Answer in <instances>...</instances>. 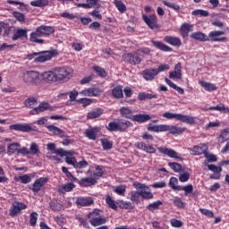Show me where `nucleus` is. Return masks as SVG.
<instances>
[{
    "label": "nucleus",
    "instance_id": "c9c22d12",
    "mask_svg": "<svg viewBox=\"0 0 229 229\" xmlns=\"http://www.w3.org/2000/svg\"><path fill=\"white\" fill-rule=\"evenodd\" d=\"M98 131H99L98 128L88 129L85 132V135L88 137V139H90V140H96V134Z\"/></svg>",
    "mask_w": 229,
    "mask_h": 229
},
{
    "label": "nucleus",
    "instance_id": "e2e57ef3",
    "mask_svg": "<svg viewBox=\"0 0 229 229\" xmlns=\"http://www.w3.org/2000/svg\"><path fill=\"white\" fill-rule=\"evenodd\" d=\"M174 207H177V208H185V202L182 201V199L175 198L174 199Z\"/></svg>",
    "mask_w": 229,
    "mask_h": 229
},
{
    "label": "nucleus",
    "instance_id": "2eb2a0df",
    "mask_svg": "<svg viewBox=\"0 0 229 229\" xmlns=\"http://www.w3.org/2000/svg\"><path fill=\"white\" fill-rule=\"evenodd\" d=\"M169 78L182 80V63H178L174 72H169Z\"/></svg>",
    "mask_w": 229,
    "mask_h": 229
},
{
    "label": "nucleus",
    "instance_id": "20e7f679",
    "mask_svg": "<svg viewBox=\"0 0 229 229\" xmlns=\"http://www.w3.org/2000/svg\"><path fill=\"white\" fill-rule=\"evenodd\" d=\"M101 214V210L95 209L88 215L91 226H101V225H105L106 223V219Z\"/></svg>",
    "mask_w": 229,
    "mask_h": 229
},
{
    "label": "nucleus",
    "instance_id": "4c0bfd02",
    "mask_svg": "<svg viewBox=\"0 0 229 229\" xmlns=\"http://www.w3.org/2000/svg\"><path fill=\"white\" fill-rule=\"evenodd\" d=\"M140 191H133L130 193V199L131 201H133L134 203H140Z\"/></svg>",
    "mask_w": 229,
    "mask_h": 229
},
{
    "label": "nucleus",
    "instance_id": "ea45409f",
    "mask_svg": "<svg viewBox=\"0 0 229 229\" xmlns=\"http://www.w3.org/2000/svg\"><path fill=\"white\" fill-rule=\"evenodd\" d=\"M160 206H162V201L157 200L147 206V210H149V212H155V210H158V208H160Z\"/></svg>",
    "mask_w": 229,
    "mask_h": 229
},
{
    "label": "nucleus",
    "instance_id": "7ed1b4c3",
    "mask_svg": "<svg viewBox=\"0 0 229 229\" xmlns=\"http://www.w3.org/2000/svg\"><path fill=\"white\" fill-rule=\"evenodd\" d=\"M42 74L37 71H25L22 72V81L26 85H31L32 87H38L42 84Z\"/></svg>",
    "mask_w": 229,
    "mask_h": 229
},
{
    "label": "nucleus",
    "instance_id": "dca6fc26",
    "mask_svg": "<svg viewBox=\"0 0 229 229\" xmlns=\"http://www.w3.org/2000/svg\"><path fill=\"white\" fill-rule=\"evenodd\" d=\"M164 40L166 44H170V46H174L175 47H180V46H182V40L176 37L165 36Z\"/></svg>",
    "mask_w": 229,
    "mask_h": 229
},
{
    "label": "nucleus",
    "instance_id": "37998d69",
    "mask_svg": "<svg viewBox=\"0 0 229 229\" xmlns=\"http://www.w3.org/2000/svg\"><path fill=\"white\" fill-rule=\"evenodd\" d=\"M130 126H131L130 121L120 122L118 123V131H126Z\"/></svg>",
    "mask_w": 229,
    "mask_h": 229
},
{
    "label": "nucleus",
    "instance_id": "79ce46f5",
    "mask_svg": "<svg viewBox=\"0 0 229 229\" xmlns=\"http://www.w3.org/2000/svg\"><path fill=\"white\" fill-rule=\"evenodd\" d=\"M199 83H200L201 87H203V89H205V90H208L209 92H212V90L217 89L216 85H214L210 82L199 81Z\"/></svg>",
    "mask_w": 229,
    "mask_h": 229
},
{
    "label": "nucleus",
    "instance_id": "4be33fe9",
    "mask_svg": "<svg viewBox=\"0 0 229 229\" xmlns=\"http://www.w3.org/2000/svg\"><path fill=\"white\" fill-rule=\"evenodd\" d=\"M147 130L148 131H155L156 133L160 131H167V124L149 125Z\"/></svg>",
    "mask_w": 229,
    "mask_h": 229
},
{
    "label": "nucleus",
    "instance_id": "cd10ccee",
    "mask_svg": "<svg viewBox=\"0 0 229 229\" xmlns=\"http://www.w3.org/2000/svg\"><path fill=\"white\" fill-rule=\"evenodd\" d=\"M120 114L122 117H125V119H131V117H133V112L130 107H126V106L121 107Z\"/></svg>",
    "mask_w": 229,
    "mask_h": 229
},
{
    "label": "nucleus",
    "instance_id": "bb28decb",
    "mask_svg": "<svg viewBox=\"0 0 229 229\" xmlns=\"http://www.w3.org/2000/svg\"><path fill=\"white\" fill-rule=\"evenodd\" d=\"M75 187L74 183L69 182L67 184H63L58 187V192L61 194H65V192H71V191Z\"/></svg>",
    "mask_w": 229,
    "mask_h": 229
},
{
    "label": "nucleus",
    "instance_id": "7c9ffc66",
    "mask_svg": "<svg viewBox=\"0 0 229 229\" xmlns=\"http://www.w3.org/2000/svg\"><path fill=\"white\" fill-rule=\"evenodd\" d=\"M191 38L195 40H199L200 42H207L210 39L203 32H194L191 34Z\"/></svg>",
    "mask_w": 229,
    "mask_h": 229
},
{
    "label": "nucleus",
    "instance_id": "69168bd1",
    "mask_svg": "<svg viewBox=\"0 0 229 229\" xmlns=\"http://www.w3.org/2000/svg\"><path fill=\"white\" fill-rule=\"evenodd\" d=\"M179 115L180 114H174L170 112L163 114V117H165V119H176V121H178Z\"/></svg>",
    "mask_w": 229,
    "mask_h": 229
},
{
    "label": "nucleus",
    "instance_id": "6e6552de",
    "mask_svg": "<svg viewBox=\"0 0 229 229\" xmlns=\"http://www.w3.org/2000/svg\"><path fill=\"white\" fill-rule=\"evenodd\" d=\"M82 96H88L89 98H98L103 94V89L99 88H89L81 91Z\"/></svg>",
    "mask_w": 229,
    "mask_h": 229
},
{
    "label": "nucleus",
    "instance_id": "603ef678",
    "mask_svg": "<svg viewBox=\"0 0 229 229\" xmlns=\"http://www.w3.org/2000/svg\"><path fill=\"white\" fill-rule=\"evenodd\" d=\"M191 15H199L200 17H208L209 13L208 11L197 9L195 11H192Z\"/></svg>",
    "mask_w": 229,
    "mask_h": 229
},
{
    "label": "nucleus",
    "instance_id": "338daca9",
    "mask_svg": "<svg viewBox=\"0 0 229 229\" xmlns=\"http://www.w3.org/2000/svg\"><path fill=\"white\" fill-rule=\"evenodd\" d=\"M89 165V163L87 161H76L75 163V169H85Z\"/></svg>",
    "mask_w": 229,
    "mask_h": 229
},
{
    "label": "nucleus",
    "instance_id": "864d4df0",
    "mask_svg": "<svg viewBox=\"0 0 229 229\" xmlns=\"http://www.w3.org/2000/svg\"><path fill=\"white\" fill-rule=\"evenodd\" d=\"M101 144L105 150L112 149V146H114V143H112V141L107 140L106 139H102Z\"/></svg>",
    "mask_w": 229,
    "mask_h": 229
},
{
    "label": "nucleus",
    "instance_id": "a211bd4d",
    "mask_svg": "<svg viewBox=\"0 0 229 229\" xmlns=\"http://www.w3.org/2000/svg\"><path fill=\"white\" fill-rule=\"evenodd\" d=\"M79 183L82 187H92V185H96V183H98V180L94 177H84L80 180Z\"/></svg>",
    "mask_w": 229,
    "mask_h": 229
},
{
    "label": "nucleus",
    "instance_id": "5701e85b",
    "mask_svg": "<svg viewBox=\"0 0 229 229\" xmlns=\"http://www.w3.org/2000/svg\"><path fill=\"white\" fill-rule=\"evenodd\" d=\"M178 121H181V123H185L186 124H195L196 121L194 120V117L187 114H179Z\"/></svg>",
    "mask_w": 229,
    "mask_h": 229
},
{
    "label": "nucleus",
    "instance_id": "f257e3e1",
    "mask_svg": "<svg viewBox=\"0 0 229 229\" xmlns=\"http://www.w3.org/2000/svg\"><path fill=\"white\" fill-rule=\"evenodd\" d=\"M41 78L46 83H65L72 78V70L65 67H57L53 71L42 72Z\"/></svg>",
    "mask_w": 229,
    "mask_h": 229
},
{
    "label": "nucleus",
    "instance_id": "aec40b11",
    "mask_svg": "<svg viewBox=\"0 0 229 229\" xmlns=\"http://www.w3.org/2000/svg\"><path fill=\"white\" fill-rule=\"evenodd\" d=\"M48 108H49V104L41 103L38 107H34L32 110H30V115H38V114L46 112V110H48Z\"/></svg>",
    "mask_w": 229,
    "mask_h": 229
},
{
    "label": "nucleus",
    "instance_id": "bf43d9fd",
    "mask_svg": "<svg viewBox=\"0 0 229 229\" xmlns=\"http://www.w3.org/2000/svg\"><path fill=\"white\" fill-rule=\"evenodd\" d=\"M168 165L174 173H180L182 171V165L179 163H168Z\"/></svg>",
    "mask_w": 229,
    "mask_h": 229
},
{
    "label": "nucleus",
    "instance_id": "774afa93",
    "mask_svg": "<svg viewBox=\"0 0 229 229\" xmlns=\"http://www.w3.org/2000/svg\"><path fill=\"white\" fill-rule=\"evenodd\" d=\"M21 182V183H30L31 182V178H30V175L25 174L22 176L18 177V182Z\"/></svg>",
    "mask_w": 229,
    "mask_h": 229
},
{
    "label": "nucleus",
    "instance_id": "39448f33",
    "mask_svg": "<svg viewBox=\"0 0 229 229\" xmlns=\"http://www.w3.org/2000/svg\"><path fill=\"white\" fill-rule=\"evenodd\" d=\"M133 187L140 191V194L143 199H153V193L148 185L139 182H134Z\"/></svg>",
    "mask_w": 229,
    "mask_h": 229
},
{
    "label": "nucleus",
    "instance_id": "c85d7f7f",
    "mask_svg": "<svg viewBox=\"0 0 229 229\" xmlns=\"http://www.w3.org/2000/svg\"><path fill=\"white\" fill-rule=\"evenodd\" d=\"M132 120L135 123H146L151 120V116L149 114H135L132 116Z\"/></svg>",
    "mask_w": 229,
    "mask_h": 229
},
{
    "label": "nucleus",
    "instance_id": "423d86ee",
    "mask_svg": "<svg viewBox=\"0 0 229 229\" xmlns=\"http://www.w3.org/2000/svg\"><path fill=\"white\" fill-rule=\"evenodd\" d=\"M55 56V52L51 51H41L38 52V56L35 58V64H44V62H49L51 58Z\"/></svg>",
    "mask_w": 229,
    "mask_h": 229
},
{
    "label": "nucleus",
    "instance_id": "a18cd8bd",
    "mask_svg": "<svg viewBox=\"0 0 229 229\" xmlns=\"http://www.w3.org/2000/svg\"><path fill=\"white\" fill-rule=\"evenodd\" d=\"M114 4L116 6L117 10L121 12V13H124L126 12V4L123 3L121 0H114Z\"/></svg>",
    "mask_w": 229,
    "mask_h": 229
},
{
    "label": "nucleus",
    "instance_id": "49530a36",
    "mask_svg": "<svg viewBox=\"0 0 229 229\" xmlns=\"http://www.w3.org/2000/svg\"><path fill=\"white\" fill-rule=\"evenodd\" d=\"M50 208L54 210V212H58L64 209V205L58 201H52L50 202Z\"/></svg>",
    "mask_w": 229,
    "mask_h": 229
},
{
    "label": "nucleus",
    "instance_id": "5fc2aeb1",
    "mask_svg": "<svg viewBox=\"0 0 229 229\" xmlns=\"http://www.w3.org/2000/svg\"><path fill=\"white\" fill-rule=\"evenodd\" d=\"M107 130L109 131H119V123L111 122L108 123Z\"/></svg>",
    "mask_w": 229,
    "mask_h": 229
},
{
    "label": "nucleus",
    "instance_id": "2f4dec72",
    "mask_svg": "<svg viewBox=\"0 0 229 229\" xmlns=\"http://www.w3.org/2000/svg\"><path fill=\"white\" fill-rule=\"evenodd\" d=\"M153 46L157 47V49H161V51L165 52H171L173 51V48H171L169 46L160 42V41H152Z\"/></svg>",
    "mask_w": 229,
    "mask_h": 229
},
{
    "label": "nucleus",
    "instance_id": "8fccbe9b",
    "mask_svg": "<svg viewBox=\"0 0 229 229\" xmlns=\"http://www.w3.org/2000/svg\"><path fill=\"white\" fill-rule=\"evenodd\" d=\"M30 155H38V153H40V148H38V144L32 142L30 144Z\"/></svg>",
    "mask_w": 229,
    "mask_h": 229
},
{
    "label": "nucleus",
    "instance_id": "72a5a7b5",
    "mask_svg": "<svg viewBox=\"0 0 229 229\" xmlns=\"http://www.w3.org/2000/svg\"><path fill=\"white\" fill-rule=\"evenodd\" d=\"M55 155H59V157H72V155H75L76 152L74 150H64V148H57L55 151Z\"/></svg>",
    "mask_w": 229,
    "mask_h": 229
},
{
    "label": "nucleus",
    "instance_id": "b1692460",
    "mask_svg": "<svg viewBox=\"0 0 229 229\" xmlns=\"http://www.w3.org/2000/svg\"><path fill=\"white\" fill-rule=\"evenodd\" d=\"M47 130L51 131V133H54V135H57L64 139L65 137V131H64L62 129L55 126V125H48Z\"/></svg>",
    "mask_w": 229,
    "mask_h": 229
},
{
    "label": "nucleus",
    "instance_id": "09e8293b",
    "mask_svg": "<svg viewBox=\"0 0 229 229\" xmlns=\"http://www.w3.org/2000/svg\"><path fill=\"white\" fill-rule=\"evenodd\" d=\"M114 192L118 194V196H124V192H126L125 185H119L114 188Z\"/></svg>",
    "mask_w": 229,
    "mask_h": 229
},
{
    "label": "nucleus",
    "instance_id": "3c124183",
    "mask_svg": "<svg viewBox=\"0 0 229 229\" xmlns=\"http://www.w3.org/2000/svg\"><path fill=\"white\" fill-rule=\"evenodd\" d=\"M106 203H107L108 207H110V208H113V210H117L115 201L112 199V197H110V195L106 196Z\"/></svg>",
    "mask_w": 229,
    "mask_h": 229
},
{
    "label": "nucleus",
    "instance_id": "4468645a",
    "mask_svg": "<svg viewBox=\"0 0 229 229\" xmlns=\"http://www.w3.org/2000/svg\"><path fill=\"white\" fill-rule=\"evenodd\" d=\"M157 74V72L153 68L146 69L142 72V76L147 81H153Z\"/></svg>",
    "mask_w": 229,
    "mask_h": 229
},
{
    "label": "nucleus",
    "instance_id": "de8ad7c7",
    "mask_svg": "<svg viewBox=\"0 0 229 229\" xmlns=\"http://www.w3.org/2000/svg\"><path fill=\"white\" fill-rule=\"evenodd\" d=\"M31 6H38L39 8H42V6H47L48 2L47 0H35L30 2Z\"/></svg>",
    "mask_w": 229,
    "mask_h": 229
},
{
    "label": "nucleus",
    "instance_id": "f03ea898",
    "mask_svg": "<svg viewBox=\"0 0 229 229\" xmlns=\"http://www.w3.org/2000/svg\"><path fill=\"white\" fill-rule=\"evenodd\" d=\"M55 33V28L51 26L41 25L36 29L35 32L30 34V42H35L36 44H44V39L38 38V37H49Z\"/></svg>",
    "mask_w": 229,
    "mask_h": 229
},
{
    "label": "nucleus",
    "instance_id": "a878e982",
    "mask_svg": "<svg viewBox=\"0 0 229 229\" xmlns=\"http://www.w3.org/2000/svg\"><path fill=\"white\" fill-rule=\"evenodd\" d=\"M76 203L81 207H89L94 203V200L92 198H79L77 199Z\"/></svg>",
    "mask_w": 229,
    "mask_h": 229
},
{
    "label": "nucleus",
    "instance_id": "052dcab7",
    "mask_svg": "<svg viewBox=\"0 0 229 229\" xmlns=\"http://www.w3.org/2000/svg\"><path fill=\"white\" fill-rule=\"evenodd\" d=\"M96 173L93 174V178H95V180H98L99 178H101V176H103V167L100 165H97L96 166Z\"/></svg>",
    "mask_w": 229,
    "mask_h": 229
},
{
    "label": "nucleus",
    "instance_id": "412c9836",
    "mask_svg": "<svg viewBox=\"0 0 229 229\" xmlns=\"http://www.w3.org/2000/svg\"><path fill=\"white\" fill-rule=\"evenodd\" d=\"M112 96L114 99H122L124 97L123 94V85H117L112 89Z\"/></svg>",
    "mask_w": 229,
    "mask_h": 229
},
{
    "label": "nucleus",
    "instance_id": "9b49d317",
    "mask_svg": "<svg viewBox=\"0 0 229 229\" xmlns=\"http://www.w3.org/2000/svg\"><path fill=\"white\" fill-rule=\"evenodd\" d=\"M9 130H13L14 131H24L30 133V131H33V128L30 126L28 123H16L9 126Z\"/></svg>",
    "mask_w": 229,
    "mask_h": 229
},
{
    "label": "nucleus",
    "instance_id": "1a4fd4ad",
    "mask_svg": "<svg viewBox=\"0 0 229 229\" xmlns=\"http://www.w3.org/2000/svg\"><path fill=\"white\" fill-rule=\"evenodd\" d=\"M26 208V204L22 202H13V207L9 210V216L12 217H15L21 212V210H25Z\"/></svg>",
    "mask_w": 229,
    "mask_h": 229
},
{
    "label": "nucleus",
    "instance_id": "680f3d73",
    "mask_svg": "<svg viewBox=\"0 0 229 229\" xmlns=\"http://www.w3.org/2000/svg\"><path fill=\"white\" fill-rule=\"evenodd\" d=\"M163 4H165V6H167L168 8H172V10H175V12H178V10H180V6L176 4H172L166 0L163 1Z\"/></svg>",
    "mask_w": 229,
    "mask_h": 229
},
{
    "label": "nucleus",
    "instance_id": "4d7b16f0",
    "mask_svg": "<svg viewBox=\"0 0 229 229\" xmlns=\"http://www.w3.org/2000/svg\"><path fill=\"white\" fill-rule=\"evenodd\" d=\"M37 219H38V214L37 212H32L30 216V226H35V225H37Z\"/></svg>",
    "mask_w": 229,
    "mask_h": 229
},
{
    "label": "nucleus",
    "instance_id": "f8f14e48",
    "mask_svg": "<svg viewBox=\"0 0 229 229\" xmlns=\"http://www.w3.org/2000/svg\"><path fill=\"white\" fill-rule=\"evenodd\" d=\"M123 60L126 64H131V65H139L141 62L140 57L138 55H133L132 54H124L123 55Z\"/></svg>",
    "mask_w": 229,
    "mask_h": 229
},
{
    "label": "nucleus",
    "instance_id": "c03bdc74",
    "mask_svg": "<svg viewBox=\"0 0 229 229\" xmlns=\"http://www.w3.org/2000/svg\"><path fill=\"white\" fill-rule=\"evenodd\" d=\"M37 98H30L24 101V106L27 108H35V106L37 105Z\"/></svg>",
    "mask_w": 229,
    "mask_h": 229
},
{
    "label": "nucleus",
    "instance_id": "58836bf2",
    "mask_svg": "<svg viewBox=\"0 0 229 229\" xmlns=\"http://www.w3.org/2000/svg\"><path fill=\"white\" fill-rule=\"evenodd\" d=\"M21 148V144L19 143H13L8 146V155H13L14 153H19V149Z\"/></svg>",
    "mask_w": 229,
    "mask_h": 229
},
{
    "label": "nucleus",
    "instance_id": "e433bc0d",
    "mask_svg": "<svg viewBox=\"0 0 229 229\" xmlns=\"http://www.w3.org/2000/svg\"><path fill=\"white\" fill-rule=\"evenodd\" d=\"M190 31H192V25H191L189 23H184L182 25L181 33L183 38L188 37Z\"/></svg>",
    "mask_w": 229,
    "mask_h": 229
},
{
    "label": "nucleus",
    "instance_id": "473e14b6",
    "mask_svg": "<svg viewBox=\"0 0 229 229\" xmlns=\"http://www.w3.org/2000/svg\"><path fill=\"white\" fill-rule=\"evenodd\" d=\"M226 140H229V128L223 130L218 136V142L220 144L226 142Z\"/></svg>",
    "mask_w": 229,
    "mask_h": 229
},
{
    "label": "nucleus",
    "instance_id": "6e6d98bb",
    "mask_svg": "<svg viewBox=\"0 0 229 229\" xmlns=\"http://www.w3.org/2000/svg\"><path fill=\"white\" fill-rule=\"evenodd\" d=\"M94 71L97 72V74L98 75V76H101L102 78H106V76H107V72H106V71H105V69H103V68H101V67H99V66H95L94 67Z\"/></svg>",
    "mask_w": 229,
    "mask_h": 229
},
{
    "label": "nucleus",
    "instance_id": "f3484780",
    "mask_svg": "<svg viewBox=\"0 0 229 229\" xmlns=\"http://www.w3.org/2000/svg\"><path fill=\"white\" fill-rule=\"evenodd\" d=\"M26 40L28 38V30L24 29H18L16 33L12 37L13 40Z\"/></svg>",
    "mask_w": 229,
    "mask_h": 229
},
{
    "label": "nucleus",
    "instance_id": "13d9d810",
    "mask_svg": "<svg viewBox=\"0 0 229 229\" xmlns=\"http://www.w3.org/2000/svg\"><path fill=\"white\" fill-rule=\"evenodd\" d=\"M169 185L174 191H178V188L181 187L178 186V179L176 177L170 178Z\"/></svg>",
    "mask_w": 229,
    "mask_h": 229
},
{
    "label": "nucleus",
    "instance_id": "ddd939ff",
    "mask_svg": "<svg viewBox=\"0 0 229 229\" xmlns=\"http://www.w3.org/2000/svg\"><path fill=\"white\" fill-rule=\"evenodd\" d=\"M143 21L150 28V30H157L158 28V24H157V16L151 15L148 17L147 15H143Z\"/></svg>",
    "mask_w": 229,
    "mask_h": 229
},
{
    "label": "nucleus",
    "instance_id": "6ab92c4d",
    "mask_svg": "<svg viewBox=\"0 0 229 229\" xmlns=\"http://www.w3.org/2000/svg\"><path fill=\"white\" fill-rule=\"evenodd\" d=\"M46 183H47V178L41 177L36 180L32 187L33 192H38V191H40V189H42Z\"/></svg>",
    "mask_w": 229,
    "mask_h": 229
},
{
    "label": "nucleus",
    "instance_id": "9d476101",
    "mask_svg": "<svg viewBox=\"0 0 229 229\" xmlns=\"http://www.w3.org/2000/svg\"><path fill=\"white\" fill-rule=\"evenodd\" d=\"M225 35V31L223 30H213L209 32L208 38H211V42H225L226 41V37H221Z\"/></svg>",
    "mask_w": 229,
    "mask_h": 229
},
{
    "label": "nucleus",
    "instance_id": "393cba45",
    "mask_svg": "<svg viewBox=\"0 0 229 229\" xmlns=\"http://www.w3.org/2000/svg\"><path fill=\"white\" fill-rule=\"evenodd\" d=\"M207 149H208L207 145L201 144L200 146H195L193 148H191V151L192 155H203V153L205 155Z\"/></svg>",
    "mask_w": 229,
    "mask_h": 229
},
{
    "label": "nucleus",
    "instance_id": "c756f323",
    "mask_svg": "<svg viewBox=\"0 0 229 229\" xmlns=\"http://www.w3.org/2000/svg\"><path fill=\"white\" fill-rule=\"evenodd\" d=\"M167 129L166 131H170L172 135H180V133H183L185 131V128L176 127V126H170L166 125Z\"/></svg>",
    "mask_w": 229,
    "mask_h": 229
},
{
    "label": "nucleus",
    "instance_id": "0eeeda50",
    "mask_svg": "<svg viewBox=\"0 0 229 229\" xmlns=\"http://www.w3.org/2000/svg\"><path fill=\"white\" fill-rule=\"evenodd\" d=\"M159 153H163V155H166L169 157V158H174V160H179L180 162L183 161V157H180L178 155V152H176L173 148H157Z\"/></svg>",
    "mask_w": 229,
    "mask_h": 229
},
{
    "label": "nucleus",
    "instance_id": "a19ab883",
    "mask_svg": "<svg viewBox=\"0 0 229 229\" xmlns=\"http://www.w3.org/2000/svg\"><path fill=\"white\" fill-rule=\"evenodd\" d=\"M177 191H184L185 196H189L190 194H192L194 187L192 186V184H187L186 186H181L177 188Z\"/></svg>",
    "mask_w": 229,
    "mask_h": 229
},
{
    "label": "nucleus",
    "instance_id": "f704fd0d",
    "mask_svg": "<svg viewBox=\"0 0 229 229\" xmlns=\"http://www.w3.org/2000/svg\"><path fill=\"white\" fill-rule=\"evenodd\" d=\"M103 114L102 109H94L93 111L88 113L87 119H98Z\"/></svg>",
    "mask_w": 229,
    "mask_h": 229
},
{
    "label": "nucleus",
    "instance_id": "0e129e2a",
    "mask_svg": "<svg viewBox=\"0 0 229 229\" xmlns=\"http://www.w3.org/2000/svg\"><path fill=\"white\" fill-rule=\"evenodd\" d=\"M89 8H101L99 0H87Z\"/></svg>",
    "mask_w": 229,
    "mask_h": 229
}]
</instances>
